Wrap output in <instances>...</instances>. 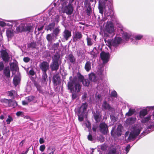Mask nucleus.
<instances>
[{"mask_svg":"<svg viewBox=\"0 0 154 154\" xmlns=\"http://www.w3.org/2000/svg\"><path fill=\"white\" fill-rule=\"evenodd\" d=\"M89 80L94 82L97 81L98 83L97 86L98 89L100 88L103 89V84H101L104 77V74L102 71L98 72L97 75L94 73H91L89 75Z\"/></svg>","mask_w":154,"mask_h":154,"instance_id":"obj_1","label":"nucleus"},{"mask_svg":"<svg viewBox=\"0 0 154 154\" xmlns=\"http://www.w3.org/2000/svg\"><path fill=\"white\" fill-rule=\"evenodd\" d=\"M69 81L68 82L67 86L68 89L72 91L74 88V90L76 92H79L81 89V85L78 80L77 77H74L73 79L72 76L69 78Z\"/></svg>","mask_w":154,"mask_h":154,"instance_id":"obj_2","label":"nucleus"},{"mask_svg":"<svg viewBox=\"0 0 154 154\" xmlns=\"http://www.w3.org/2000/svg\"><path fill=\"white\" fill-rule=\"evenodd\" d=\"M60 3L62 6V11L68 15H71L73 12L74 8L72 4L68 3L67 0H60Z\"/></svg>","mask_w":154,"mask_h":154,"instance_id":"obj_3","label":"nucleus"},{"mask_svg":"<svg viewBox=\"0 0 154 154\" xmlns=\"http://www.w3.org/2000/svg\"><path fill=\"white\" fill-rule=\"evenodd\" d=\"M142 128L140 125H136L133 128L128 137V140L131 141L134 140L140 134Z\"/></svg>","mask_w":154,"mask_h":154,"instance_id":"obj_4","label":"nucleus"},{"mask_svg":"<svg viewBox=\"0 0 154 154\" xmlns=\"http://www.w3.org/2000/svg\"><path fill=\"white\" fill-rule=\"evenodd\" d=\"M116 25L118 28V30L120 31V33L122 34L123 39L126 41H128L131 36V34L125 32L124 31V29L121 23L117 20H116Z\"/></svg>","mask_w":154,"mask_h":154,"instance_id":"obj_5","label":"nucleus"},{"mask_svg":"<svg viewBox=\"0 0 154 154\" xmlns=\"http://www.w3.org/2000/svg\"><path fill=\"white\" fill-rule=\"evenodd\" d=\"M103 28L105 32L109 34H114L115 29L112 22L111 21H108L104 24Z\"/></svg>","mask_w":154,"mask_h":154,"instance_id":"obj_6","label":"nucleus"},{"mask_svg":"<svg viewBox=\"0 0 154 154\" xmlns=\"http://www.w3.org/2000/svg\"><path fill=\"white\" fill-rule=\"evenodd\" d=\"M151 115H149L141 118V120L142 123L146 125H149L151 128H152V126L154 125V124L153 123V122H152L151 119Z\"/></svg>","mask_w":154,"mask_h":154,"instance_id":"obj_7","label":"nucleus"},{"mask_svg":"<svg viewBox=\"0 0 154 154\" xmlns=\"http://www.w3.org/2000/svg\"><path fill=\"white\" fill-rule=\"evenodd\" d=\"M122 126L121 125H119L118 126L117 129L116 131V127L115 126L112 127L111 131V134L113 137H116V136H119L122 134Z\"/></svg>","mask_w":154,"mask_h":154,"instance_id":"obj_8","label":"nucleus"},{"mask_svg":"<svg viewBox=\"0 0 154 154\" xmlns=\"http://www.w3.org/2000/svg\"><path fill=\"white\" fill-rule=\"evenodd\" d=\"M0 53L3 60L5 62H8L10 59V56L8 54L7 50L3 49L1 50Z\"/></svg>","mask_w":154,"mask_h":154,"instance_id":"obj_9","label":"nucleus"},{"mask_svg":"<svg viewBox=\"0 0 154 154\" xmlns=\"http://www.w3.org/2000/svg\"><path fill=\"white\" fill-rule=\"evenodd\" d=\"M122 41V39L120 37H116L114 39L110 42L109 41V44L111 45L116 47Z\"/></svg>","mask_w":154,"mask_h":154,"instance_id":"obj_10","label":"nucleus"},{"mask_svg":"<svg viewBox=\"0 0 154 154\" xmlns=\"http://www.w3.org/2000/svg\"><path fill=\"white\" fill-rule=\"evenodd\" d=\"M100 56L103 63H106L109 61L110 57L109 53L102 52L100 53Z\"/></svg>","mask_w":154,"mask_h":154,"instance_id":"obj_11","label":"nucleus"},{"mask_svg":"<svg viewBox=\"0 0 154 154\" xmlns=\"http://www.w3.org/2000/svg\"><path fill=\"white\" fill-rule=\"evenodd\" d=\"M15 31L12 27L7 29L6 30V34L8 40H11L12 38L14 36Z\"/></svg>","mask_w":154,"mask_h":154,"instance_id":"obj_12","label":"nucleus"},{"mask_svg":"<svg viewBox=\"0 0 154 154\" xmlns=\"http://www.w3.org/2000/svg\"><path fill=\"white\" fill-rule=\"evenodd\" d=\"M49 64L47 62L43 61L39 65V67L43 73H46L49 68Z\"/></svg>","mask_w":154,"mask_h":154,"instance_id":"obj_13","label":"nucleus"},{"mask_svg":"<svg viewBox=\"0 0 154 154\" xmlns=\"http://www.w3.org/2000/svg\"><path fill=\"white\" fill-rule=\"evenodd\" d=\"M87 107L88 104L86 103H82L78 110V112L79 113H84L86 116L87 115V113L86 111Z\"/></svg>","mask_w":154,"mask_h":154,"instance_id":"obj_14","label":"nucleus"},{"mask_svg":"<svg viewBox=\"0 0 154 154\" xmlns=\"http://www.w3.org/2000/svg\"><path fill=\"white\" fill-rule=\"evenodd\" d=\"M100 131L103 134H105L107 133L108 128L107 125L104 123H101L100 125Z\"/></svg>","mask_w":154,"mask_h":154,"instance_id":"obj_15","label":"nucleus"},{"mask_svg":"<svg viewBox=\"0 0 154 154\" xmlns=\"http://www.w3.org/2000/svg\"><path fill=\"white\" fill-rule=\"evenodd\" d=\"M46 38L48 42L50 43L55 42L57 38L53 33L48 34L46 36Z\"/></svg>","mask_w":154,"mask_h":154,"instance_id":"obj_16","label":"nucleus"},{"mask_svg":"<svg viewBox=\"0 0 154 154\" xmlns=\"http://www.w3.org/2000/svg\"><path fill=\"white\" fill-rule=\"evenodd\" d=\"M150 109L146 107V108L141 110L139 113L140 117L141 119L146 116L147 115L149 111V110H148V109Z\"/></svg>","mask_w":154,"mask_h":154,"instance_id":"obj_17","label":"nucleus"},{"mask_svg":"<svg viewBox=\"0 0 154 154\" xmlns=\"http://www.w3.org/2000/svg\"><path fill=\"white\" fill-rule=\"evenodd\" d=\"M63 38L66 40H67L71 36V32L69 30L65 29L63 33Z\"/></svg>","mask_w":154,"mask_h":154,"instance_id":"obj_18","label":"nucleus"},{"mask_svg":"<svg viewBox=\"0 0 154 154\" xmlns=\"http://www.w3.org/2000/svg\"><path fill=\"white\" fill-rule=\"evenodd\" d=\"M102 109L103 110H108L111 111L112 108L111 107L109 103L106 101H104L102 105Z\"/></svg>","mask_w":154,"mask_h":154,"instance_id":"obj_19","label":"nucleus"},{"mask_svg":"<svg viewBox=\"0 0 154 154\" xmlns=\"http://www.w3.org/2000/svg\"><path fill=\"white\" fill-rule=\"evenodd\" d=\"M59 63L52 62L50 67L52 71H57L59 69Z\"/></svg>","mask_w":154,"mask_h":154,"instance_id":"obj_20","label":"nucleus"},{"mask_svg":"<svg viewBox=\"0 0 154 154\" xmlns=\"http://www.w3.org/2000/svg\"><path fill=\"white\" fill-rule=\"evenodd\" d=\"M73 40L76 41L82 38V34L80 32H75L73 34Z\"/></svg>","mask_w":154,"mask_h":154,"instance_id":"obj_21","label":"nucleus"},{"mask_svg":"<svg viewBox=\"0 0 154 154\" xmlns=\"http://www.w3.org/2000/svg\"><path fill=\"white\" fill-rule=\"evenodd\" d=\"M16 32L19 33L22 32H25V25L24 24L21 23L20 25L17 27Z\"/></svg>","mask_w":154,"mask_h":154,"instance_id":"obj_22","label":"nucleus"},{"mask_svg":"<svg viewBox=\"0 0 154 154\" xmlns=\"http://www.w3.org/2000/svg\"><path fill=\"white\" fill-rule=\"evenodd\" d=\"M34 27L32 24H30L25 27V32H32L33 31Z\"/></svg>","mask_w":154,"mask_h":154,"instance_id":"obj_23","label":"nucleus"},{"mask_svg":"<svg viewBox=\"0 0 154 154\" xmlns=\"http://www.w3.org/2000/svg\"><path fill=\"white\" fill-rule=\"evenodd\" d=\"M94 119L97 122L100 121L101 118V115L100 113L97 112L94 114Z\"/></svg>","mask_w":154,"mask_h":154,"instance_id":"obj_24","label":"nucleus"},{"mask_svg":"<svg viewBox=\"0 0 154 154\" xmlns=\"http://www.w3.org/2000/svg\"><path fill=\"white\" fill-rule=\"evenodd\" d=\"M136 120V118L135 117H131L128 119L126 120V123L129 125H131L134 123Z\"/></svg>","mask_w":154,"mask_h":154,"instance_id":"obj_25","label":"nucleus"},{"mask_svg":"<svg viewBox=\"0 0 154 154\" xmlns=\"http://www.w3.org/2000/svg\"><path fill=\"white\" fill-rule=\"evenodd\" d=\"M85 70L89 72L91 69V63L90 61H87L85 64Z\"/></svg>","mask_w":154,"mask_h":154,"instance_id":"obj_26","label":"nucleus"},{"mask_svg":"<svg viewBox=\"0 0 154 154\" xmlns=\"http://www.w3.org/2000/svg\"><path fill=\"white\" fill-rule=\"evenodd\" d=\"M0 102L3 104V105L6 106H9V103L10 99L8 100L5 98L1 99L0 100Z\"/></svg>","mask_w":154,"mask_h":154,"instance_id":"obj_27","label":"nucleus"},{"mask_svg":"<svg viewBox=\"0 0 154 154\" xmlns=\"http://www.w3.org/2000/svg\"><path fill=\"white\" fill-rule=\"evenodd\" d=\"M48 76L46 73H43L42 78V82L43 84H46L48 81Z\"/></svg>","mask_w":154,"mask_h":154,"instance_id":"obj_28","label":"nucleus"},{"mask_svg":"<svg viewBox=\"0 0 154 154\" xmlns=\"http://www.w3.org/2000/svg\"><path fill=\"white\" fill-rule=\"evenodd\" d=\"M5 21H7L10 23H12L15 26H16L18 25V24L20 23L21 21L20 20H5Z\"/></svg>","mask_w":154,"mask_h":154,"instance_id":"obj_29","label":"nucleus"},{"mask_svg":"<svg viewBox=\"0 0 154 154\" xmlns=\"http://www.w3.org/2000/svg\"><path fill=\"white\" fill-rule=\"evenodd\" d=\"M60 58V55L57 53H56L53 56L52 62L59 63Z\"/></svg>","mask_w":154,"mask_h":154,"instance_id":"obj_30","label":"nucleus"},{"mask_svg":"<svg viewBox=\"0 0 154 154\" xmlns=\"http://www.w3.org/2000/svg\"><path fill=\"white\" fill-rule=\"evenodd\" d=\"M68 60L72 63H74L75 62V59L72 54H70L68 57Z\"/></svg>","mask_w":154,"mask_h":154,"instance_id":"obj_31","label":"nucleus"},{"mask_svg":"<svg viewBox=\"0 0 154 154\" xmlns=\"http://www.w3.org/2000/svg\"><path fill=\"white\" fill-rule=\"evenodd\" d=\"M20 79L19 76H14L13 79V83L14 85L16 86L19 83Z\"/></svg>","mask_w":154,"mask_h":154,"instance_id":"obj_32","label":"nucleus"},{"mask_svg":"<svg viewBox=\"0 0 154 154\" xmlns=\"http://www.w3.org/2000/svg\"><path fill=\"white\" fill-rule=\"evenodd\" d=\"M78 119L79 121H82L84 117H87V115L85 116L84 114L82 113H79L78 112Z\"/></svg>","mask_w":154,"mask_h":154,"instance_id":"obj_33","label":"nucleus"},{"mask_svg":"<svg viewBox=\"0 0 154 154\" xmlns=\"http://www.w3.org/2000/svg\"><path fill=\"white\" fill-rule=\"evenodd\" d=\"M135 112V110L134 109L130 108L128 112H127L125 114L126 116H129L133 115Z\"/></svg>","mask_w":154,"mask_h":154,"instance_id":"obj_34","label":"nucleus"},{"mask_svg":"<svg viewBox=\"0 0 154 154\" xmlns=\"http://www.w3.org/2000/svg\"><path fill=\"white\" fill-rule=\"evenodd\" d=\"M8 94L11 97L14 98L17 95V93L15 91L11 90L8 92Z\"/></svg>","mask_w":154,"mask_h":154,"instance_id":"obj_35","label":"nucleus"},{"mask_svg":"<svg viewBox=\"0 0 154 154\" xmlns=\"http://www.w3.org/2000/svg\"><path fill=\"white\" fill-rule=\"evenodd\" d=\"M83 85L87 87L89 86L91 84L90 81L88 79H84L82 81Z\"/></svg>","mask_w":154,"mask_h":154,"instance_id":"obj_36","label":"nucleus"},{"mask_svg":"<svg viewBox=\"0 0 154 154\" xmlns=\"http://www.w3.org/2000/svg\"><path fill=\"white\" fill-rule=\"evenodd\" d=\"M59 43L58 42L54 43L52 45V48L54 51L57 50L59 51Z\"/></svg>","mask_w":154,"mask_h":154,"instance_id":"obj_37","label":"nucleus"},{"mask_svg":"<svg viewBox=\"0 0 154 154\" xmlns=\"http://www.w3.org/2000/svg\"><path fill=\"white\" fill-rule=\"evenodd\" d=\"M60 29H59V27H56L54 28L53 32V34L56 37L58 36V35L60 32Z\"/></svg>","mask_w":154,"mask_h":154,"instance_id":"obj_38","label":"nucleus"},{"mask_svg":"<svg viewBox=\"0 0 154 154\" xmlns=\"http://www.w3.org/2000/svg\"><path fill=\"white\" fill-rule=\"evenodd\" d=\"M17 105V102L15 100H12L10 99V101L9 103V106L13 107V108L15 107Z\"/></svg>","mask_w":154,"mask_h":154,"instance_id":"obj_39","label":"nucleus"},{"mask_svg":"<svg viewBox=\"0 0 154 154\" xmlns=\"http://www.w3.org/2000/svg\"><path fill=\"white\" fill-rule=\"evenodd\" d=\"M4 74L7 77L10 76V71L9 68H5L4 70Z\"/></svg>","mask_w":154,"mask_h":154,"instance_id":"obj_40","label":"nucleus"},{"mask_svg":"<svg viewBox=\"0 0 154 154\" xmlns=\"http://www.w3.org/2000/svg\"><path fill=\"white\" fill-rule=\"evenodd\" d=\"M98 8L99 10V12L103 15V12L104 9L103 5L101 4H99L98 6Z\"/></svg>","mask_w":154,"mask_h":154,"instance_id":"obj_41","label":"nucleus"},{"mask_svg":"<svg viewBox=\"0 0 154 154\" xmlns=\"http://www.w3.org/2000/svg\"><path fill=\"white\" fill-rule=\"evenodd\" d=\"M143 35L139 34L135 35L134 37V38L139 41L140 40H141L143 38Z\"/></svg>","mask_w":154,"mask_h":154,"instance_id":"obj_42","label":"nucleus"},{"mask_svg":"<svg viewBox=\"0 0 154 154\" xmlns=\"http://www.w3.org/2000/svg\"><path fill=\"white\" fill-rule=\"evenodd\" d=\"M37 46L35 42H31L28 45V47L29 48H35Z\"/></svg>","mask_w":154,"mask_h":154,"instance_id":"obj_43","label":"nucleus"},{"mask_svg":"<svg viewBox=\"0 0 154 154\" xmlns=\"http://www.w3.org/2000/svg\"><path fill=\"white\" fill-rule=\"evenodd\" d=\"M35 98V97H34L32 96H29L28 97H26V100H27L28 102L29 103L31 102V101L33 100H34Z\"/></svg>","mask_w":154,"mask_h":154,"instance_id":"obj_44","label":"nucleus"},{"mask_svg":"<svg viewBox=\"0 0 154 154\" xmlns=\"http://www.w3.org/2000/svg\"><path fill=\"white\" fill-rule=\"evenodd\" d=\"M5 20L0 19V26L4 27L6 26V22H8L5 21Z\"/></svg>","mask_w":154,"mask_h":154,"instance_id":"obj_45","label":"nucleus"},{"mask_svg":"<svg viewBox=\"0 0 154 154\" xmlns=\"http://www.w3.org/2000/svg\"><path fill=\"white\" fill-rule=\"evenodd\" d=\"M13 121V119L12 117H11L10 116L8 115V117L6 120V122L7 124H9L12 121Z\"/></svg>","mask_w":154,"mask_h":154,"instance_id":"obj_46","label":"nucleus"},{"mask_svg":"<svg viewBox=\"0 0 154 154\" xmlns=\"http://www.w3.org/2000/svg\"><path fill=\"white\" fill-rule=\"evenodd\" d=\"M92 11L91 8L90 6L89 5L88 7L86 10V13L87 15H90Z\"/></svg>","mask_w":154,"mask_h":154,"instance_id":"obj_47","label":"nucleus"},{"mask_svg":"<svg viewBox=\"0 0 154 154\" xmlns=\"http://www.w3.org/2000/svg\"><path fill=\"white\" fill-rule=\"evenodd\" d=\"M55 23H52L50 24L48 26V30L51 31L53 29H54L55 26Z\"/></svg>","mask_w":154,"mask_h":154,"instance_id":"obj_48","label":"nucleus"},{"mask_svg":"<svg viewBox=\"0 0 154 154\" xmlns=\"http://www.w3.org/2000/svg\"><path fill=\"white\" fill-rule=\"evenodd\" d=\"M36 86L37 90L40 93H43V90L42 89V87L40 85L37 84L36 85Z\"/></svg>","mask_w":154,"mask_h":154,"instance_id":"obj_49","label":"nucleus"},{"mask_svg":"<svg viewBox=\"0 0 154 154\" xmlns=\"http://www.w3.org/2000/svg\"><path fill=\"white\" fill-rule=\"evenodd\" d=\"M87 45L88 46H91L93 44L91 39L89 38H87Z\"/></svg>","mask_w":154,"mask_h":154,"instance_id":"obj_50","label":"nucleus"},{"mask_svg":"<svg viewBox=\"0 0 154 154\" xmlns=\"http://www.w3.org/2000/svg\"><path fill=\"white\" fill-rule=\"evenodd\" d=\"M77 77L80 82H82L84 80V77L79 73L77 74Z\"/></svg>","mask_w":154,"mask_h":154,"instance_id":"obj_51","label":"nucleus"},{"mask_svg":"<svg viewBox=\"0 0 154 154\" xmlns=\"http://www.w3.org/2000/svg\"><path fill=\"white\" fill-rule=\"evenodd\" d=\"M48 150H50L51 152L48 154H54V152L55 151V148L54 147H49L48 148Z\"/></svg>","mask_w":154,"mask_h":154,"instance_id":"obj_52","label":"nucleus"},{"mask_svg":"<svg viewBox=\"0 0 154 154\" xmlns=\"http://www.w3.org/2000/svg\"><path fill=\"white\" fill-rule=\"evenodd\" d=\"M131 42H132V43L135 45H137L139 44L140 43L139 41L137 40V39L136 40V39L134 38L132 39L131 41Z\"/></svg>","mask_w":154,"mask_h":154,"instance_id":"obj_53","label":"nucleus"},{"mask_svg":"<svg viewBox=\"0 0 154 154\" xmlns=\"http://www.w3.org/2000/svg\"><path fill=\"white\" fill-rule=\"evenodd\" d=\"M45 149V146L44 145H42L40 146L39 150L41 152H43Z\"/></svg>","mask_w":154,"mask_h":154,"instance_id":"obj_54","label":"nucleus"},{"mask_svg":"<svg viewBox=\"0 0 154 154\" xmlns=\"http://www.w3.org/2000/svg\"><path fill=\"white\" fill-rule=\"evenodd\" d=\"M101 95L100 94H98L96 95V98L98 100L101 101L102 100Z\"/></svg>","mask_w":154,"mask_h":154,"instance_id":"obj_55","label":"nucleus"},{"mask_svg":"<svg viewBox=\"0 0 154 154\" xmlns=\"http://www.w3.org/2000/svg\"><path fill=\"white\" fill-rule=\"evenodd\" d=\"M97 139L98 140H99L101 142H103L104 140V137L101 136L98 137Z\"/></svg>","mask_w":154,"mask_h":154,"instance_id":"obj_56","label":"nucleus"},{"mask_svg":"<svg viewBox=\"0 0 154 154\" xmlns=\"http://www.w3.org/2000/svg\"><path fill=\"white\" fill-rule=\"evenodd\" d=\"M106 145L105 144H103L100 146L101 149L103 151L105 150L106 149Z\"/></svg>","mask_w":154,"mask_h":154,"instance_id":"obj_57","label":"nucleus"},{"mask_svg":"<svg viewBox=\"0 0 154 154\" xmlns=\"http://www.w3.org/2000/svg\"><path fill=\"white\" fill-rule=\"evenodd\" d=\"M111 95L114 97H116L117 96V93L116 91H114L111 92Z\"/></svg>","mask_w":154,"mask_h":154,"instance_id":"obj_58","label":"nucleus"},{"mask_svg":"<svg viewBox=\"0 0 154 154\" xmlns=\"http://www.w3.org/2000/svg\"><path fill=\"white\" fill-rule=\"evenodd\" d=\"M59 17H60L58 15H57L55 16V18L54 19L55 22L57 23H58L59 21Z\"/></svg>","mask_w":154,"mask_h":154,"instance_id":"obj_59","label":"nucleus"},{"mask_svg":"<svg viewBox=\"0 0 154 154\" xmlns=\"http://www.w3.org/2000/svg\"><path fill=\"white\" fill-rule=\"evenodd\" d=\"M86 127L88 128H90L91 127V125L90 123L88 121L85 123Z\"/></svg>","mask_w":154,"mask_h":154,"instance_id":"obj_60","label":"nucleus"},{"mask_svg":"<svg viewBox=\"0 0 154 154\" xmlns=\"http://www.w3.org/2000/svg\"><path fill=\"white\" fill-rule=\"evenodd\" d=\"M130 148V145H128L126 147L125 151L126 152V154L129 152V149Z\"/></svg>","mask_w":154,"mask_h":154,"instance_id":"obj_61","label":"nucleus"},{"mask_svg":"<svg viewBox=\"0 0 154 154\" xmlns=\"http://www.w3.org/2000/svg\"><path fill=\"white\" fill-rule=\"evenodd\" d=\"M23 115V112H22L19 111L17 112L16 115L18 116H22Z\"/></svg>","mask_w":154,"mask_h":154,"instance_id":"obj_62","label":"nucleus"},{"mask_svg":"<svg viewBox=\"0 0 154 154\" xmlns=\"http://www.w3.org/2000/svg\"><path fill=\"white\" fill-rule=\"evenodd\" d=\"M30 60V58L28 57H25L23 58V61L26 63L29 62Z\"/></svg>","mask_w":154,"mask_h":154,"instance_id":"obj_63","label":"nucleus"},{"mask_svg":"<svg viewBox=\"0 0 154 154\" xmlns=\"http://www.w3.org/2000/svg\"><path fill=\"white\" fill-rule=\"evenodd\" d=\"M88 138L89 140L91 141L93 140L92 136V135L90 134V133L88 135Z\"/></svg>","mask_w":154,"mask_h":154,"instance_id":"obj_64","label":"nucleus"}]
</instances>
